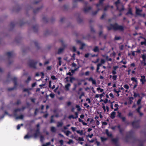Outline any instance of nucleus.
Here are the masks:
<instances>
[{
	"mask_svg": "<svg viewBox=\"0 0 146 146\" xmlns=\"http://www.w3.org/2000/svg\"><path fill=\"white\" fill-rule=\"evenodd\" d=\"M11 80L13 81L14 84V86L12 88H9L7 90L9 91L14 90L16 88L17 85V78L15 77L12 78L11 77L10 74H9L7 75V80L6 81V82H7Z\"/></svg>",
	"mask_w": 146,
	"mask_h": 146,
	"instance_id": "nucleus-1",
	"label": "nucleus"
},
{
	"mask_svg": "<svg viewBox=\"0 0 146 146\" xmlns=\"http://www.w3.org/2000/svg\"><path fill=\"white\" fill-rule=\"evenodd\" d=\"M108 28L109 30L113 29L114 30H118L121 31H122L124 29L122 26L119 25L117 24L111 25L109 26H108Z\"/></svg>",
	"mask_w": 146,
	"mask_h": 146,
	"instance_id": "nucleus-2",
	"label": "nucleus"
},
{
	"mask_svg": "<svg viewBox=\"0 0 146 146\" xmlns=\"http://www.w3.org/2000/svg\"><path fill=\"white\" fill-rule=\"evenodd\" d=\"M119 0L115 2V3L117 7V9L120 11H122L124 10V9L123 5L121 4H119Z\"/></svg>",
	"mask_w": 146,
	"mask_h": 146,
	"instance_id": "nucleus-3",
	"label": "nucleus"
},
{
	"mask_svg": "<svg viewBox=\"0 0 146 146\" xmlns=\"http://www.w3.org/2000/svg\"><path fill=\"white\" fill-rule=\"evenodd\" d=\"M18 108H17L15 109L13 111V116L15 118L16 120H17L18 119Z\"/></svg>",
	"mask_w": 146,
	"mask_h": 146,
	"instance_id": "nucleus-4",
	"label": "nucleus"
},
{
	"mask_svg": "<svg viewBox=\"0 0 146 146\" xmlns=\"http://www.w3.org/2000/svg\"><path fill=\"white\" fill-rule=\"evenodd\" d=\"M141 57L142 60L141 61V63L144 66H146V54L142 55Z\"/></svg>",
	"mask_w": 146,
	"mask_h": 146,
	"instance_id": "nucleus-5",
	"label": "nucleus"
},
{
	"mask_svg": "<svg viewBox=\"0 0 146 146\" xmlns=\"http://www.w3.org/2000/svg\"><path fill=\"white\" fill-rule=\"evenodd\" d=\"M36 63H35L34 60H30L29 62V66L31 68H36Z\"/></svg>",
	"mask_w": 146,
	"mask_h": 146,
	"instance_id": "nucleus-6",
	"label": "nucleus"
},
{
	"mask_svg": "<svg viewBox=\"0 0 146 146\" xmlns=\"http://www.w3.org/2000/svg\"><path fill=\"white\" fill-rule=\"evenodd\" d=\"M141 79H140V82H141L142 84H143L146 82V79L145 78V76L144 75H141Z\"/></svg>",
	"mask_w": 146,
	"mask_h": 146,
	"instance_id": "nucleus-7",
	"label": "nucleus"
},
{
	"mask_svg": "<svg viewBox=\"0 0 146 146\" xmlns=\"http://www.w3.org/2000/svg\"><path fill=\"white\" fill-rule=\"evenodd\" d=\"M136 9V14L138 15H141V14L140 13L142 12V9H140L138 8L137 7H135Z\"/></svg>",
	"mask_w": 146,
	"mask_h": 146,
	"instance_id": "nucleus-8",
	"label": "nucleus"
},
{
	"mask_svg": "<svg viewBox=\"0 0 146 146\" xmlns=\"http://www.w3.org/2000/svg\"><path fill=\"white\" fill-rule=\"evenodd\" d=\"M61 131L64 132L66 135L67 136H68L71 133V132L69 130L66 131L64 129H61Z\"/></svg>",
	"mask_w": 146,
	"mask_h": 146,
	"instance_id": "nucleus-9",
	"label": "nucleus"
},
{
	"mask_svg": "<svg viewBox=\"0 0 146 146\" xmlns=\"http://www.w3.org/2000/svg\"><path fill=\"white\" fill-rule=\"evenodd\" d=\"M76 42L78 44H80L81 45V46L80 48V49H83L84 46H85V44L81 42L79 40L76 41Z\"/></svg>",
	"mask_w": 146,
	"mask_h": 146,
	"instance_id": "nucleus-10",
	"label": "nucleus"
},
{
	"mask_svg": "<svg viewBox=\"0 0 146 146\" xmlns=\"http://www.w3.org/2000/svg\"><path fill=\"white\" fill-rule=\"evenodd\" d=\"M88 80L90 82H92V84L96 85V80H94L92 77H90L88 79Z\"/></svg>",
	"mask_w": 146,
	"mask_h": 146,
	"instance_id": "nucleus-11",
	"label": "nucleus"
},
{
	"mask_svg": "<svg viewBox=\"0 0 146 146\" xmlns=\"http://www.w3.org/2000/svg\"><path fill=\"white\" fill-rule=\"evenodd\" d=\"M75 115H76L75 117H74L72 115H70L68 117L70 119L71 118H72L74 119L77 118L78 117V113L77 112H75Z\"/></svg>",
	"mask_w": 146,
	"mask_h": 146,
	"instance_id": "nucleus-12",
	"label": "nucleus"
},
{
	"mask_svg": "<svg viewBox=\"0 0 146 146\" xmlns=\"http://www.w3.org/2000/svg\"><path fill=\"white\" fill-rule=\"evenodd\" d=\"M40 133L39 131V129H38L36 131L35 133L34 134V136L35 138H36L39 135Z\"/></svg>",
	"mask_w": 146,
	"mask_h": 146,
	"instance_id": "nucleus-13",
	"label": "nucleus"
},
{
	"mask_svg": "<svg viewBox=\"0 0 146 146\" xmlns=\"http://www.w3.org/2000/svg\"><path fill=\"white\" fill-rule=\"evenodd\" d=\"M132 125L133 127H138L139 123L138 122L134 121L132 123Z\"/></svg>",
	"mask_w": 146,
	"mask_h": 146,
	"instance_id": "nucleus-14",
	"label": "nucleus"
},
{
	"mask_svg": "<svg viewBox=\"0 0 146 146\" xmlns=\"http://www.w3.org/2000/svg\"><path fill=\"white\" fill-rule=\"evenodd\" d=\"M6 55H7L9 58L11 57L12 55L13 54V52H6Z\"/></svg>",
	"mask_w": 146,
	"mask_h": 146,
	"instance_id": "nucleus-15",
	"label": "nucleus"
},
{
	"mask_svg": "<svg viewBox=\"0 0 146 146\" xmlns=\"http://www.w3.org/2000/svg\"><path fill=\"white\" fill-rule=\"evenodd\" d=\"M129 14H130L131 15H133V14L132 12V9L131 8H129V9L128 11L126 14V15H128Z\"/></svg>",
	"mask_w": 146,
	"mask_h": 146,
	"instance_id": "nucleus-16",
	"label": "nucleus"
},
{
	"mask_svg": "<svg viewBox=\"0 0 146 146\" xmlns=\"http://www.w3.org/2000/svg\"><path fill=\"white\" fill-rule=\"evenodd\" d=\"M70 86V83H68L65 86V90L66 91H68L69 90V88Z\"/></svg>",
	"mask_w": 146,
	"mask_h": 146,
	"instance_id": "nucleus-17",
	"label": "nucleus"
},
{
	"mask_svg": "<svg viewBox=\"0 0 146 146\" xmlns=\"http://www.w3.org/2000/svg\"><path fill=\"white\" fill-rule=\"evenodd\" d=\"M57 126L58 127L62 126L63 124L62 122H58L57 123Z\"/></svg>",
	"mask_w": 146,
	"mask_h": 146,
	"instance_id": "nucleus-18",
	"label": "nucleus"
},
{
	"mask_svg": "<svg viewBox=\"0 0 146 146\" xmlns=\"http://www.w3.org/2000/svg\"><path fill=\"white\" fill-rule=\"evenodd\" d=\"M93 50L95 52H99V47L98 46H95Z\"/></svg>",
	"mask_w": 146,
	"mask_h": 146,
	"instance_id": "nucleus-19",
	"label": "nucleus"
},
{
	"mask_svg": "<svg viewBox=\"0 0 146 146\" xmlns=\"http://www.w3.org/2000/svg\"><path fill=\"white\" fill-rule=\"evenodd\" d=\"M50 130L52 132L55 133L56 131V129L54 127H50Z\"/></svg>",
	"mask_w": 146,
	"mask_h": 146,
	"instance_id": "nucleus-20",
	"label": "nucleus"
},
{
	"mask_svg": "<svg viewBox=\"0 0 146 146\" xmlns=\"http://www.w3.org/2000/svg\"><path fill=\"white\" fill-rule=\"evenodd\" d=\"M16 25V23L14 22H11L10 24V27L12 28H13Z\"/></svg>",
	"mask_w": 146,
	"mask_h": 146,
	"instance_id": "nucleus-21",
	"label": "nucleus"
},
{
	"mask_svg": "<svg viewBox=\"0 0 146 146\" xmlns=\"http://www.w3.org/2000/svg\"><path fill=\"white\" fill-rule=\"evenodd\" d=\"M91 9L90 7H86L84 8V10L85 12H88Z\"/></svg>",
	"mask_w": 146,
	"mask_h": 146,
	"instance_id": "nucleus-22",
	"label": "nucleus"
},
{
	"mask_svg": "<svg viewBox=\"0 0 146 146\" xmlns=\"http://www.w3.org/2000/svg\"><path fill=\"white\" fill-rule=\"evenodd\" d=\"M106 133L107 135L110 137H111L112 136V134L110 132H109L108 130H106Z\"/></svg>",
	"mask_w": 146,
	"mask_h": 146,
	"instance_id": "nucleus-23",
	"label": "nucleus"
},
{
	"mask_svg": "<svg viewBox=\"0 0 146 146\" xmlns=\"http://www.w3.org/2000/svg\"><path fill=\"white\" fill-rule=\"evenodd\" d=\"M115 111L112 112L111 114V119H113L115 117Z\"/></svg>",
	"mask_w": 146,
	"mask_h": 146,
	"instance_id": "nucleus-24",
	"label": "nucleus"
},
{
	"mask_svg": "<svg viewBox=\"0 0 146 146\" xmlns=\"http://www.w3.org/2000/svg\"><path fill=\"white\" fill-rule=\"evenodd\" d=\"M131 80H132L134 82H135L137 84L138 81H137V78H135L134 77H132L131 78Z\"/></svg>",
	"mask_w": 146,
	"mask_h": 146,
	"instance_id": "nucleus-25",
	"label": "nucleus"
},
{
	"mask_svg": "<svg viewBox=\"0 0 146 146\" xmlns=\"http://www.w3.org/2000/svg\"><path fill=\"white\" fill-rule=\"evenodd\" d=\"M31 78L30 76H29L28 78L25 81V82L26 83H28L31 80Z\"/></svg>",
	"mask_w": 146,
	"mask_h": 146,
	"instance_id": "nucleus-26",
	"label": "nucleus"
},
{
	"mask_svg": "<svg viewBox=\"0 0 146 146\" xmlns=\"http://www.w3.org/2000/svg\"><path fill=\"white\" fill-rule=\"evenodd\" d=\"M64 48H59L58 50V53L60 54L64 50Z\"/></svg>",
	"mask_w": 146,
	"mask_h": 146,
	"instance_id": "nucleus-27",
	"label": "nucleus"
},
{
	"mask_svg": "<svg viewBox=\"0 0 146 146\" xmlns=\"http://www.w3.org/2000/svg\"><path fill=\"white\" fill-rule=\"evenodd\" d=\"M50 142H48L42 145V146H48L50 145Z\"/></svg>",
	"mask_w": 146,
	"mask_h": 146,
	"instance_id": "nucleus-28",
	"label": "nucleus"
},
{
	"mask_svg": "<svg viewBox=\"0 0 146 146\" xmlns=\"http://www.w3.org/2000/svg\"><path fill=\"white\" fill-rule=\"evenodd\" d=\"M75 78L73 77H71L70 78V82L72 83L73 82L74 80H75Z\"/></svg>",
	"mask_w": 146,
	"mask_h": 146,
	"instance_id": "nucleus-29",
	"label": "nucleus"
},
{
	"mask_svg": "<svg viewBox=\"0 0 146 146\" xmlns=\"http://www.w3.org/2000/svg\"><path fill=\"white\" fill-rule=\"evenodd\" d=\"M76 140L77 141H84V140L83 137H79L78 139H76Z\"/></svg>",
	"mask_w": 146,
	"mask_h": 146,
	"instance_id": "nucleus-30",
	"label": "nucleus"
},
{
	"mask_svg": "<svg viewBox=\"0 0 146 146\" xmlns=\"http://www.w3.org/2000/svg\"><path fill=\"white\" fill-rule=\"evenodd\" d=\"M120 39L121 37L120 36H115L114 38V39L116 40H119Z\"/></svg>",
	"mask_w": 146,
	"mask_h": 146,
	"instance_id": "nucleus-31",
	"label": "nucleus"
},
{
	"mask_svg": "<svg viewBox=\"0 0 146 146\" xmlns=\"http://www.w3.org/2000/svg\"><path fill=\"white\" fill-rule=\"evenodd\" d=\"M106 59L108 61H111L112 60V59L111 58H109L108 56H106Z\"/></svg>",
	"mask_w": 146,
	"mask_h": 146,
	"instance_id": "nucleus-32",
	"label": "nucleus"
},
{
	"mask_svg": "<svg viewBox=\"0 0 146 146\" xmlns=\"http://www.w3.org/2000/svg\"><path fill=\"white\" fill-rule=\"evenodd\" d=\"M117 76L116 75H113L112 76V79L113 80H115L117 78Z\"/></svg>",
	"mask_w": 146,
	"mask_h": 146,
	"instance_id": "nucleus-33",
	"label": "nucleus"
},
{
	"mask_svg": "<svg viewBox=\"0 0 146 146\" xmlns=\"http://www.w3.org/2000/svg\"><path fill=\"white\" fill-rule=\"evenodd\" d=\"M101 138L102 141V142H104V141H106L107 139V138H105V137H101Z\"/></svg>",
	"mask_w": 146,
	"mask_h": 146,
	"instance_id": "nucleus-34",
	"label": "nucleus"
},
{
	"mask_svg": "<svg viewBox=\"0 0 146 146\" xmlns=\"http://www.w3.org/2000/svg\"><path fill=\"white\" fill-rule=\"evenodd\" d=\"M76 107L77 109V110L78 111H80L81 110V108L79 105H77L76 106Z\"/></svg>",
	"mask_w": 146,
	"mask_h": 146,
	"instance_id": "nucleus-35",
	"label": "nucleus"
},
{
	"mask_svg": "<svg viewBox=\"0 0 146 146\" xmlns=\"http://www.w3.org/2000/svg\"><path fill=\"white\" fill-rule=\"evenodd\" d=\"M71 129L72 130V131L74 132L75 131H76V127H71Z\"/></svg>",
	"mask_w": 146,
	"mask_h": 146,
	"instance_id": "nucleus-36",
	"label": "nucleus"
},
{
	"mask_svg": "<svg viewBox=\"0 0 146 146\" xmlns=\"http://www.w3.org/2000/svg\"><path fill=\"white\" fill-rule=\"evenodd\" d=\"M73 141L72 139H70L69 141L67 142V143L68 144H70L71 143H73Z\"/></svg>",
	"mask_w": 146,
	"mask_h": 146,
	"instance_id": "nucleus-37",
	"label": "nucleus"
},
{
	"mask_svg": "<svg viewBox=\"0 0 146 146\" xmlns=\"http://www.w3.org/2000/svg\"><path fill=\"white\" fill-rule=\"evenodd\" d=\"M54 116V115H52V116L51 117V119L50 121L51 123H52L54 122V120L53 119Z\"/></svg>",
	"mask_w": 146,
	"mask_h": 146,
	"instance_id": "nucleus-38",
	"label": "nucleus"
},
{
	"mask_svg": "<svg viewBox=\"0 0 146 146\" xmlns=\"http://www.w3.org/2000/svg\"><path fill=\"white\" fill-rule=\"evenodd\" d=\"M133 96L135 97H137L138 96H139V94L136 93L135 92H133Z\"/></svg>",
	"mask_w": 146,
	"mask_h": 146,
	"instance_id": "nucleus-39",
	"label": "nucleus"
},
{
	"mask_svg": "<svg viewBox=\"0 0 146 146\" xmlns=\"http://www.w3.org/2000/svg\"><path fill=\"white\" fill-rule=\"evenodd\" d=\"M105 62V60L104 59H101V63L102 64H104Z\"/></svg>",
	"mask_w": 146,
	"mask_h": 146,
	"instance_id": "nucleus-40",
	"label": "nucleus"
},
{
	"mask_svg": "<svg viewBox=\"0 0 146 146\" xmlns=\"http://www.w3.org/2000/svg\"><path fill=\"white\" fill-rule=\"evenodd\" d=\"M72 51L73 52H75L76 51V48L75 46H73L72 47Z\"/></svg>",
	"mask_w": 146,
	"mask_h": 146,
	"instance_id": "nucleus-41",
	"label": "nucleus"
},
{
	"mask_svg": "<svg viewBox=\"0 0 146 146\" xmlns=\"http://www.w3.org/2000/svg\"><path fill=\"white\" fill-rule=\"evenodd\" d=\"M124 87L125 88V89H129V86L127 84L125 85L124 86Z\"/></svg>",
	"mask_w": 146,
	"mask_h": 146,
	"instance_id": "nucleus-42",
	"label": "nucleus"
},
{
	"mask_svg": "<svg viewBox=\"0 0 146 146\" xmlns=\"http://www.w3.org/2000/svg\"><path fill=\"white\" fill-rule=\"evenodd\" d=\"M44 139V137L43 136L41 135L40 136V140L41 142H42Z\"/></svg>",
	"mask_w": 146,
	"mask_h": 146,
	"instance_id": "nucleus-43",
	"label": "nucleus"
},
{
	"mask_svg": "<svg viewBox=\"0 0 146 146\" xmlns=\"http://www.w3.org/2000/svg\"><path fill=\"white\" fill-rule=\"evenodd\" d=\"M141 45L145 44L146 45V40H145V41L144 42H141Z\"/></svg>",
	"mask_w": 146,
	"mask_h": 146,
	"instance_id": "nucleus-44",
	"label": "nucleus"
},
{
	"mask_svg": "<svg viewBox=\"0 0 146 146\" xmlns=\"http://www.w3.org/2000/svg\"><path fill=\"white\" fill-rule=\"evenodd\" d=\"M84 93L83 92H82V93H81V95L79 96V99H81L82 96H84Z\"/></svg>",
	"mask_w": 146,
	"mask_h": 146,
	"instance_id": "nucleus-45",
	"label": "nucleus"
},
{
	"mask_svg": "<svg viewBox=\"0 0 146 146\" xmlns=\"http://www.w3.org/2000/svg\"><path fill=\"white\" fill-rule=\"evenodd\" d=\"M31 90L30 89H27V88L23 90V91L27 92H29V90Z\"/></svg>",
	"mask_w": 146,
	"mask_h": 146,
	"instance_id": "nucleus-46",
	"label": "nucleus"
},
{
	"mask_svg": "<svg viewBox=\"0 0 146 146\" xmlns=\"http://www.w3.org/2000/svg\"><path fill=\"white\" fill-rule=\"evenodd\" d=\"M30 137H31L30 136H29L28 135H27L25 136L24 138L25 139H29V138H30Z\"/></svg>",
	"mask_w": 146,
	"mask_h": 146,
	"instance_id": "nucleus-47",
	"label": "nucleus"
},
{
	"mask_svg": "<svg viewBox=\"0 0 146 146\" xmlns=\"http://www.w3.org/2000/svg\"><path fill=\"white\" fill-rule=\"evenodd\" d=\"M120 62L124 64H125L127 63V61H123V60H122Z\"/></svg>",
	"mask_w": 146,
	"mask_h": 146,
	"instance_id": "nucleus-48",
	"label": "nucleus"
},
{
	"mask_svg": "<svg viewBox=\"0 0 146 146\" xmlns=\"http://www.w3.org/2000/svg\"><path fill=\"white\" fill-rule=\"evenodd\" d=\"M90 55L89 53H87L84 56L86 58H88Z\"/></svg>",
	"mask_w": 146,
	"mask_h": 146,
	"instance_id": "nucleus-49",
	"label": "nucleus"
},
{
	"mask_svg": "<svg viewBox=\"0 0 146 146\" xmlns=\"http://www.w3.org/2000/svg\"><path fill=\"white\" fill-rule=\"evenodd\" d=\"M59 142L61 145H63V144L64 141L62 140H60Z\"/></svg>",
	"mask_w": 146,
	"mask_h": 146,
	"instance_id": "nucleus-50",
	"label": "nucleus"
},
{
	"mask_svg": "<svg viewBox=\"0 0 146 146\" xmlns=\"http://www.w3.org/2000/svg\"><path fill=\"white\" fill-rule=\"evenodd\" d=\"M118 68V66H116L113 67V70H116V69Z\"/></svg>",
	"mask_w": 146,
	"mask_h": 146,
	"instance_id": "nucleus-51",
	"label": "nucleus"
},
{
	"mask_svg": "<svg viewBox=\"0 0 146 146\" xmlns=\"http://www.w3.org/2000/svg\"><path fill=\"white\" fill-rule=\"evenodd\" d=\"M51 79L53 80H56V78L54 76H52L51 77Z\"/></svg>",
	"mask_w": 146,
	"mask_h": 146,
	"instance_id": "nucleus-52",
	"label": "nucleus"
},
{
	"mask_svg": "<svg viewBox=\"0 0 146 146\" xmlns=\"http://www.w3.org/2000/svg\"><path fill=\"white\" fill-rule=\"evenodd\" d=\"M89 74L90 72L88 71H87L85 73V75L86 76H88L89 75Z\"/></svg>",
	"mask_w": 146,
	"mask_h": 146,
	"instance_id": "nucleus-53",
	"label": "nucleus"
},
{
	"mask_svg": "<svg viewBox=\"0 0 146 146\" xmlns=\"http://www.w3.org/2000/svg\"><path fill=\"white\" fill-rule=\"evenodd\" d=\"M50 96L52 98H54V95L53 94H50Z\"/></svg>",
	"mask_w": 146,
	"mask_h": 146,
	"instance_id": "nucleus-54",
	"label": "nucleus"
},
{
	"mask_svg": "<svg viewBox=\"0 0 146 146\" xmlns=\"http://www.w3.org/2000/svg\"><path fill=\"white\" fill-rule=\"evenodd\" d=\"M141 108V106H139L138 107V108L137 109V111L138 112H139L140 111V109Z\"/></svg>",
	"mask_w": 146,
	"mask_h": 146,
	"instance_id": "nucleus-55",
	"label": "nucleus"
},
{
	"mask_svg": "<svg viewBox=\"0 0 146 146\" xmlns=\"http://www.w3.org/2000/svg\"><path fill=\"white\" fill-rule=\"evenodd\" d=\"M68 129V127H67L66 126H64L63 127V129H64V130L67 129Z\"/></svg>",
	"mask_w": 146,
	"mask_h": 146,
	"instance_id": "nucleus-56",
	"label": "nucleus"
},
{
	"mask_svg": "<svg viewBox=\"0 0 146 146\" xmlns=\"http://www.w3.org/2000/svg\"><path fill=\"white\" fill-rule=\"evenodd\" d=\"M51 81H49V87L50 88H51Z\"/></svg>",
	"mask_w": 146,
	"mask_h": 146,
	"instance_id": "nucleus-57",
	"label": "nucleus"
},
{
	"mask_svg": "<svg viewBox=\"0 0 146 146\" xmlns=\"http://www.w3.org/2000/svg\"><path fill=\"white\" fill-rule=\"evenodd\" d=\"M112 74L113 75H115L116 74V70H113L112 71Z\"/></svg>",
	"mask_w": 146,
	"mask_h": 146,
	"instance_id": "nucleus-58",
	"label": "nucleus"
},
{
	"mask_svg": "<svg viewBox=\"0 0 146 146\" xmlns=\"http://www.w3.org/2000/svg\"><path fill=\"white\" fill-rule=\"evenodd\" d=\"M36 84V82L32 84V87L33 88L35 86Z\"/></svg>",
	"mask_w": 146,
	"mask_h": 146,
	"instance_id": "nucleus-59",
	"label": "nucleus"
},
{
	"mask_svg": "<svg viewBox=\"0 0 146 146\" xmlns=\"http://www.w3.org/2000/svg\"><path fill=\"white\" fill-rule=\"evenodd\" d=\"M141 99H139L137 102V104L138 105H139L141 103Z\"/></svg>",
	"mask_w": 146,
	"mask_h": 146,
	"instance_id": "nucleus-60",
	"label": "nucleus"
},
{
	"mask_svg": "<svg viewBox=\"0 0 146 146\" xmlns=\"http://www.w3.org/2000/svg\"><path fill=\"white\" fill-rule=\"evenodd\" d=\"M121 118L122 119L123 121H125V118L124 117H121Z\"/></svg>",
	"mask_w": 146,
	"mask_h": 146,
	"instance_id": "nucleus-61",
	"label": "nucleus"
},
{
	"mask_svg": "<svg viewBox=\"0 0 146 146\" xmlns=\"http://www.w3.org/2000/svg\"><path fill=\"white\" fill-rule=\"evenodd\" d=\"M51 66H48L47 67V69L48 70H50L51 69Z\"/></svg>",
	"mask_w": 146,
	"mask_h": 146,
	"instance_id": "nucleus-62",
	"label": "nucleus"
},
{
	"mask_svg": "<svg viewBox=\"0 0 146 146\" xmlns=\"http://www.w3.org/2000/svg\"><path fill=\"white\" fill-rule=\"evenodd\" d=\"M23 116L22 115L19 116V119H22L23 118Z\"/></svg>",
	"mask_w": 146,
	"mask_h": 146,
	"instance_id": "nucleus-63",
	"label": "nucleus"
},
{
	"mask_svg": "<svg viewBox=\"0 0 146 146\" xmlns=\"http://www.w3.org/2000/svg\"><path fill=\"white\" fill-rule=\"evenodd\" d=\"M72 66L74 67H75L76 66V64L75 63H73L72 64Z\"/></svg>",
	"mask_w": 146,
	"mask_h": 146,
	"instance_id": "nucleus-64",
	"label": "nucleus"
}]
</instances>
